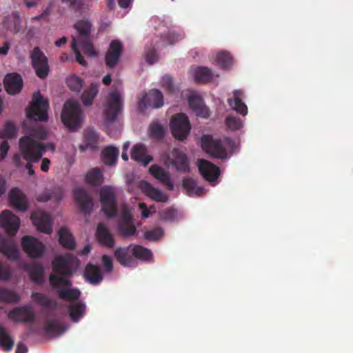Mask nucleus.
Wrapping results in <instances>:
<instances>
[{
  "label": "nucleus",
  "mask_w": 353,
  "mask_h": 353,
  "mask_svg": "<svg viewBox=\"0 0 353 353\" xmlns=\"http://www.w3.org/2000/svg\"><path fill=\"white\" fill-rule=\"evenodd\" d=\"M27 134V136L19 139L20 153L14 154L12 158L17 168L23 165L22 159L27 161L38 162L47 150L54 149L53 143L44 145L39 141L47 139L48 132L43 127L33 126L28 130Z\"/></svg>",
  "instance_id": "nucleus-1"
},
{
  "label": "nucleus",
  "mask_w": 353,
  "mask_h": 353,
  "mask_svg": "<svg viewBox=\"0 0 353 353\" xmlns=\"http://www.w3.org/2000/svg\"><path fill=\"white\" fill-rule=\"evenodd\" d=\"M233 143V141L228 137H225L223 139H214L212 136L205 134L203 135L201 139L202 149L212 157L219 159H225L230 157L227 149L232 148Z\"/></svg>",
  "instance_id": "nucleus-2"
},
{
  "label": "nucleus",
  "mask_w": 353,
  "mask_h": 353,
  "mask_svg": "<svg viewBox=\"0 0 353 353\" xmlns=\"http://www.w3.org/2000/svg\"><path fill=\"white\" fill-rule=\"evenodd\" d=\"M123 96L117 90L110 92L103 105V114L105 121L108 123H114L122 113L123 109Z\"/></svg>",
  "instance_id": "nucleus-3"
},
{
  "label": "nucleus",
  "mask_w": 353,
  "mask_h": 353,
  "mask_svg": "<svg viewBox=\"0 0 353 353\" xmlns=\"http://www.w3.org/2000/svg\"><path fill=\"white\" fill-rule=\"evenodd\" d=\"M63 124L70 130L78 129L83 121L82 110L79 103L74 99L68 100L61 112Z\"/></svg>",
  "instance_id": "nucleus-4"
},
{
  "label": "nucleus",
  "mask_w": 353,
  "mask_h": 353,
  "mask_svg": "<svg viewBox=\"0 0 353 353\" xmlns=\"http://www.w3.org/2000/svg\"><path fill=\"white\" fill-rule=\"evenodd\" d=\"M74 28L79 33L78 40L84 53L90 57H96L97 52L94 48L90 36L92 23L88 20H80L74 24Z\"/></svg>",
  "instance_id": "nucleus-5"
},
{
  "label": "nucleus",
  "mask_w": 353,
  "mask_h": 353,
  "mask_svg": "<svg viewBox=\"0 0 353 353\" xmlns=\"http://www.w3.org/2000/svg\"><path fill=\"white\" fill-rule=\"evenodd\" d=\"M48 108V101L44 99L39 92H34L32 101L26 112L27 117L33 121H47Z\"/></svg>",
  "instance_id": "nucleus-6"
},
{
  "label": "nucleus",
  "mask_w": 353,
  "mask_h": 353,
  "mask_svg": "<svg viewBox=\"0 0 353 353\" xmlns=\"http://www.w3.org/2000/svg\"><path fill=\"white\" fill-rule=\"evenodd\" d=\"M101 210L108 218H113L117 215L118 204L115 192L111 186H103L99 192Z\"/></svg>",
  "instance_id": "nucleus-7"
},
{
  "label": "nucleus",
  "mask_w": 353,
  "mask_h": 353,
  "mask_svg": "<svg viewBox=\"0 0 353 353\" xmlns=\"http://www.w3.org/2000/svg\"><path fill=\"white\" fill-rule=\"evenodd\" d=\"M78 265V259L72 254L58 256L52 261L53 270L61 276H70Z\"/></svg>",
  "instance_id": "nucleus-8"
},
{
  "label": "nucleus",
  "mask_w": 353,
  "mask_h": 353,
  "mask_svg": "<svg viewBox=\"0 0 353 353\" xmlns=\"http://www.w3.org/2000/svg\"><path fill=\"white\" fill-rule=\"evenodd\" d=\"M170 130L175 139L179 141L186 139L190 131L188 117L183 113L174 114L170 121Z\"/></svg>",
  "instance_id": "nucleus-9"
},
{
  "label": "nucleus",
  "mask_w": 353,
  "mask_h": 353,
  "mask_svg": "<svg viewBox=\"0 0 353 353\" xmlns=\"http://www.w3.org/2000/svg\"><path fill=\"white\" fill-rule=\"evenodd\" d=\"M32 65L36 74L41 79L47 77L49 73L48 60L39 47H34L30 54Z\"/></svg>",
  "instance_id": "nucleus-10"
},
{
  "label": "nucleus",
  "mask_w": 353,
  "mask_h": 353,
  "mask_svg": "<svg viewBox=\"0 0 353 353\" xmlns=\"http://www.w3.org/2000/svg\"><path fill=\"white\" fill-rule=\"evenodd\" d=\"M21 247L28 256L32 259L41 257L46 250V246L42 242L29 235L21 238Z\"/></svg>",
  "instance_id": "nucleus-11"
},
{
  "label": "nucleus",
  "mask_w": 353,
  "mask_h": 353,
  "mask_svg": "<svg viewBox=\"0 0 353 353\" xmlns=\"http://www.w3.org/2000/svg\"><path fill=\"white\" fill-rule=\"evenodd\" d=\"M119 233L127 238L133 236L137 232V228L133 223V217L130 209L123 205L121 212V217L118 223Z\"/></svg>",
  "instance_id": "nucleus-12"
},
{
  "label": "nucleus",
  "mask_w": 353,
  "mask_h": 353,
  "mask_svg": "<svg viewBox=\"0 0 353 353\" xmlns=\"http://www.w3.org/2000/svg\"><path fill=\"white\" fill-rule=\"evenodd\" d=\"M20 225L19 218L10 210H3L0 214V226L6 230L9 236H14Z\"/></svg>",
  "instance_id": "nucleus-13"
},
{
  "label": "nucleus",
  "mask_w": 353,
  "mask_h": 353,
  "mask_svg": "<svg viewBox=\"0 0 353 353\" xmlns=\"http://www.w3.org/2000/svg\"><path fill=\"white\" fill-rule=\"evenodd\" d=\"M8 316L12 321L17 323H32L36 319L34 311L30 305L14 307L9 312Z\"/></svg>",
  "instance_id": "nucleus-14"
},
{
  "label": "nucleus",
  "mask_w": 353,
  "mask_h": 353,
  "mask_svg": "<svg viewBox=\"0 0 353 353\" xmlns=\"http://www.w3.org/2000/svg\"><path fill=\"white\" fill-rule=\"evenodd\" d=\"M73 194L80 210L85 214H90L93 209V201L90 194L81 187L75 188Z\"/></svg>",
  "instance_id": "nucleus-15"
},
{
  "label": "nucleus",
  "mask_w": 353,
  "mask_h": 353,
  "mask_svg": "<svg viewBox=\"0 0 353 353\" xmlns=\"http://www.w3.org/2000/svg\"><path fill=\"white\" fill-rule=\"evenodd\" d=\"M163 105V96L157 89L150 90L139 100V105L141 109L148 108H159Z\"/></svg>",
  "instance_id": "nucleus-16"
},
{
  "label": "nucleus",
  "mask_w": 353,
  "mask_h": 353,
  "mask_svg": "<svg viewBox=\"0 0 353 353\" xmlns=\"http://www.w3.org/2000/svg\"><path fill=\"white\" fill-rule=\"evenodd\" d=\"M0 252L12 261H17L20 257L19 248L15 241L1 234H0Z\"/></svg>",
  "instance_id": "nucleus-17"
},
{
  "label": "nucleus",
  "mask_w": 353,
  "mask_h": 353,
  "mask_svg": "<svg viewBox=\"0 0 353 353\" xmlns=\"http://www.w3.org/2000/svg\"><path fill=\"white\" fill-rule=\"evenodd\" d=\"M123 50V46L120 41L113 40L111 41L105 56V64L109 68H113L117 65Z\"/></svg>",
  "instance_id": "nucleus-18"
},
{
  "label": "nucleus",
  "mask_w": 353,
  "mask_h": 353,
  "mask_svg": "<svg viewBox=\"0 0 353 353\" xmlns=\"http://www.w3.org/2000/svg\"><path fill=\"white\" fill-rule=\"evenodd\" d=\"M30 219L37 230L45 234L52 232V219L50 216L42 211H37L31 214Z\"/></svg>",
  "instance_id": "nucleus-19"
},
{
  "label": "nucleus",
  "mask_w": 353,
  "mask_h": 353,
  "mask_svg": "<svg viewBox=\"0 0 353 353\" xmlns=\"http://www.w3.org/2000/svg\"><path fill=\"white\" fill-rule=\"evenodd\" d=\"M197 166L200 174L206 181H214L220 175L219 168L205 159H199Z\"/></svg>",
  "instance_id": "nucleus-20"
},
{
  "label": "nucleus",
  "mask_w": 353,
  "mask_h": 353,
  "mask_svg": "<svg viewBox=\"0 0 353 353\" xmlns=\"http://www.w3.org/2000/svg\"><path fill=\"white\" fill-rule=\"evenodd\" d=\"M10 205L15 210L24 212L27 210L28 203L26 196L19 188L11 189L8 194Z\"/></svg>",
  "instance_id": "nucleus-21"
},
{
  "label": "nucleus",
  "mask_w": 353,
  "mask_h": 353,
  "mask_svg": "<svg viewBox=\"0 0 353 353\" xmlns=\"http://www.w3.org/2000/svg\"><path fill=\"white\" fill-rule=\"evenodd\" d=\"M3 82L6 92L12 95L19 93L23 85L21 75L15 72L6 74Z\"/></svg>",
  "instance_id": "nucleus-22"
},
{
  "label": "nucleus",
  "mask_w": 353,
  "mask_h": 353,
  "mask_svg": "<svg viewBox=\"0 0 353 353\" xmlns=\"http://www.w3.org/2000/svg\"><path fill=\"white\" fill-rule=\"evenodd\" d=\"M188 101L190 108L197 116L203 118L210 117V110L204 105L203 101L199 94L191 92L188 96Z\"/></svg>",
  "instance_id": "nucleus-23"
},
{
  "label": "nucleus",
  "mask_w": 353,
  "mask_h": 353,
  "mask_svg": "<svg viewBox=\"0 0 353 353\" xmlns=\"http://www.w3.org/2000/svg\"><path fill=\"white\" fill-rule=\"evenodd\" d=\"M172 154L173 157L172 163L177 171L188 173L190 169V161L187 155L177 148L173 149Z\"/></svg>",
  "instance_id": "nucleus-24"
},
{
  "label": "nucleus",
  "mask_w": 353,
  "mask_h": 353,
  "mask_svg": "<svg viewBox=\"0 0 353 353\" xmlns=\"http://www.w3.org/2000/svg\"><path fill=\"white\" fill-rule=\"evenodd\" d=\"M139 187L143 193L155 201L165 203L168 201L165 194L145 181H141Z\"/></svg>",
  "instance_id": "nucleus-25"
},
{
  "label": "nucleus",
  "mask_w": 353,
  "mask_h": 353,
  "mask_svg": "<svg viewBox=\"0 0 353 353\" xmlns=\"http://www.w3.org/2000/svg\"><path fill=\"white\" fill-rule=\"evenodd\" d=\"M131 157L143 166H147L153 160L152 156L147 154V147L141 143H137L132 147Z\"/></svg>",
  "instance_id": "nucleus-26"
},
{
  "label": "nucleus",
  "mask_w": 353,
  "mask_h": 353,
  "mask_svg": "<svg viewBox=\"0 0 353 353\" xmlns=\"http://www.w3.org/2000/svg\"><path fill=\"white\" fill-rule=\"evenodd\" d=\"M97 239L99 243L106 248L114 246V239L108 228L103 223H99L97 228Z\"/></svg>",
  "instance_id": "nucleus-27"
},
{
  "label": "nucleus",
  "mask_w": 353,
  "mask_h": 353,
  "mask_svg": "<svg viewBox=\"0 0 353 353\" xmlns=\"http://www.w3.org/2000/svg\"><path fill=\"white\" fill-rule=\"evenodd\" d=\"M99 134L92 128H88L84 130L83 143L79 145V150L84 152L88 149L94 150L97 148Z\"/></svg>",
  "instance_id": "nucleus-28"
},
{
  "label": "nucleus",
  "mask_w": 353,
  "mask_h": 353,
  "mask_svg": "<svg viewBox=\"0 0 353 353\" xmlns=\"http://www.w3.org/2000/svg\"><path fill=\"white\" fill-rule=\"evenodd\" d=\"M116 260L123 267L132 266L134 259L132 256V245L126 248H117L114 253Z\"/></svg>",
  "instance_id": "nucleus-29"
},
{
  "label": "nucleus",
  "mask_w": 353,
  "mask_h": 353,
  "mask_svg": "<svg viewBox=\"0 0 353 353\" xmlns=\"http://www.w3.org/2000/svg\"><path fill=\"white\" fill-rule=\"evenodd\" d=\"M243 93L240 90H235L233 92V98L228 99V103L230 106L236 112L245 116L248 114V107L242 101V97Z\"/></svg>",
  "instance_id": "nucleus-30"
},
{
  "label": "nucleus",
  "mask_w": 353,
  "mask_h": 353,
  "mask_svg": "<svg viewBox=\"0 0 353 353\" xmlns=\"http://www.w3.org/2000/svg\"><path fill=\"white\" fill-rule=\"evenodd\" d=\"M150 173L157 179L163 183L168 190L174 189V184L171 180L170 176L163 168L157 165H152L149 169Z\"/></svg>",
  "instance_id": "nucleus-31"
},
{
  "label": "nucleus",
  "mask_w": 353,
  "mask_h": 353,
  "mask_svg": "<svg viewBox=\"0 0 353 353\" xmlns=\"http://www.w3.org/2000/svg\"><path fill=\"white\" fill-rule=\"evenodd\" d=\"M84 277L86 281L92 284L99 283L103 279L100 268L91 263H88L86 265L84 271Z\"/></svg>",
  "instance_id": "nucleus-32"
},
{
  "label": "nucleus",
  "mask_w": 353,
  "mask_h": 353,
  "mask_svg": "<svg viewBox=\"0 0 353 353\" xmlns=\"http://www.w3.org/2000/svg\"><path fill=\"white\" fill-rule=\"evenodd\" d=\"M183 188L189 196H201L204 193V188L197 185L196 180L192 177H185L182 181Z\"/></svg>",
  "instance_id": "nucleus-33"
},
{
  "label": "nucleus",
  "mask_w": 353,
  "mask_h": 353,
  "mask_svg": "<svg viewBox=\"0 0 353 353\" xmlns=\"http://www.w3.org/2000/svg\"><path fill=\"white\" fill-rule=\"evenodd\" d=\"M99 92V84L92 83L90 87L85 89L81 97L82 103L84 106H91L93 101Z\"/></svg>",
  "instance_id": "nucleus-34"
},
{
  "label": "nucleus",
  "mask_w": 353,
  "mask_h": 353,
  "mask_svg": "<svg viewBox=\"0 0 353 353\" xmlns=\"http://www.w3.org/2000/svg\"><path fill=\"white\" fill-rule=\"evenodd\" d=\"M59 243L64 248L73 250L76 247V242L70 231L65 228H61L58 232Z\"/></svg>",
  "instance_id": "nucleus-35"
},
{
  "label": "nucleus",
  "mask_w": 353,
  "mask_h": 353,
  "mask_svg": "<svg viewBox=\"0 0 353 353\" xmlns=\"http://www.w3.org/2000/svg\"><path fill=\"white\" fill-rule=\"evenodd\" d=\"M166 134V129L158 121H153L148 128L149 137L155 141H161Z\"/></svg>",
  "instance_id": "nucleus-36"
},
{
  "label": "nucleus",
  "mask_w": 353,
  "mask_h": 353,
  "mask_svg": "<svg viewBox=\"0 0 353 353\" xmlns=\"http://www.w3.org/2000/svg\"><path fill=\"white\" fill-rule=\"evenodd\" d=\"M184 37L183 34L176 32L174 31H169L166 34L162 36L160 39L161 42L158 41L155 42V46L159 48L161 46H166L168 45H173L175 43L181 41Z\"/></svg>",
  "instance_id": "nucleus-37"
},
{
  "label": "nucleus",
  "mask_w": 353,
  "mask_h": 353,
  "mask_svg": "<svg viewBox=\"0 0 353 353\" xmlns=\"http://www.w3.org/2000/svg\"><path fill=\"white\" fill-rule=\"evenodd\" d=\"M68 310L72 321L78 322L85 313V305L81 302H75L69 305Z\"/></svg>",
  "instance_id": "nucleus-38"
},
{
  "label": "nucleus",
  "mask_w": 353,
  "mask_h": 353,
  "mask_svg": "<svg viewBox=\"0 0 353 353\" xmlns=\"http://www.w3.org/2000/svg\"><path fill=\"white\" fill-rule=\"evenodd\" d=\"M119 156V150L114 146L105 147L102 151L103 161L105 164L114 165Z\"/></svg>",
  "instance_id": "nucleus-39"
},
{
  "label": "nucleus",
  "mask_w": 353,
  "mask_h": 353,
  "mask_svg": "<svg viewBox=\"0 0 353 353\" xmlns=\"http://www.w3.org/2000/svg\"><path fill=\"white\" fill-rule=\"evenodd\" d=\"M61 299L74 301L79 299L81 292L77 288H62L57 291Z\"/></svg>",
  "instance_id": "nucleus-40"
},
{
  "label": "nucleus",
  "mask_w": 353,
  "mask_h": 353,
  "mask_svg": "<svg viewBox=\"0 0 353 353\" xmlns=\"http://www.w3.org/2000/svg\"><path fill=\"white\" fill-rule=\"evenodd\" d=\"M0 345L7 352L11 351L14 346L13 339L8 330L1 325H0Z\"/></svg>",
  "instance_id": "nucleus-41"
},
{
  "label": "nucleus",
  "mask_w": 353,
  "mask_h": 353,
  "mask_svg": "<svg viewBox=\"0 0 353 353\" xmlns=\"http://www.w3.org/2000/svg\"><path fill=\"white\" fill-rule=\"evenodd\" d=\"M213 74L207 67H198L194 71V79L197 82L205 83L212 79Z\"/></svg>",
  "instance_id": "nucleus-42"
},
{
  "label": "nucleus",
  "mask_w": 353,
  "mask_h": 353,
  "mask_svg": "<svg viewBox=\"0 0 353 353\" xmlns=\"http://www.w3.org/2000/svg\"><path fill=\"white\" fill-rule=\"evenodd\" d=\"M132 252L133 258L141 260H149L152 256V252L141 245H132Z\"/></svg>",
  "instance_id": "nucleus-43"
},
{
  "label": "nucleus",
  "mask_w": 353,
  "mask_h": 353,
  "mask_svg": "<svg viewBox=\"0 0 353 353\" xmlns=\"http://www.w3.org/2000/svg\"><path fill=\"white\" fill-rule=\"evenodd\" d=\"M102 172L99 168H95L89 171L85 176L88 183L97 186L101 183Z\"/></svg>",
  "instance_id": "nucleus-44"
},
{
  "label": "nucleus",
  "mask_w": 353,
  "mask_h": 353,
  "mask_svg": "<svg viewBox=\"0 0 353 353\" xmlns=\"http://www.w3.org/2000/svg\"><path fill=\"white\" fill-rule=\"evenodd\" d=\"M31 298L38 305L45 308L50 309L52 307V301L51 299L46 294L40 292H33L31 295Z\"/></svg>",
  "instance_id": "nucleus-45"
},
{
  "label": "nucleus",
  "mask_w": 353,
  "mask_h": 353,
  "mask_svg": "<svg viewBox=\"0 0 353 353\" xmlns=\"http://www.w3.org/2000/svg\"><path fill=\"white\" fill-rule=\"evenodd\" d=\"M19 301V296L14 292L0 288V302L17 303Z\"/></svg>",
  "instance_id": "nucleus-46"
},
{
  "label": "nucleus",
  "mask_w": 353,
  "mask_h": 353,
  "mask_svg": "<svg viewBox=\"0 0 353 353\" xmlns=\"http://www.w3.org/2000/svg\"><path fill=\"white\" fill-rule=\"evenodd\" d=\"M65 276H57L54 274H50L49 277V281L50 285L53 288H58L61 286H67L70 287L72 285V282L64 278Z\"/></svg>",
  "instance_id": "nucleus-47"
},
{
  "label": "nucleus",
  "mask_w": 353,
  "mask_h": 353,
  "mask_svg": "<svg viewBox=\"0 0 353 353\" xmlns=\"http://www.w3.org/2000/svg\"><path fill=\"white\" fill-rule=\"evenodd\" d=\"M65 330L58 321L57 320H49L46 325V331L49 334H57L58 335L61 334Z\"/></svg>",
  "instance_id": "nucleus-48"
},
{
  "label": "nucleus",
  "mask_w": 353,
  "mask_h": 353,
  "mask_svg": "<svg viewBox=\"0 0 353 353\" xmlns=\"http://www.w3.org/2000/svg\"><path fill=\"white\" fill-rule=\"evenodd\" d=\"M30 277L31 281L36 283H41L43 281V268L40 264L34 265L30 270Z\"/></svg>",
  "instance_id": "nucleus-49"
},
{
  "label": "nucleus",
  "mask_w": 353,
  "mask_h": 353,
  "mask_svg": "<svg viewBox=\"0 0 353 353\" xmlns=\"http://www.w3.org/2000/svg\"><path fill=\"white\" fill-rule=\"evenodd\" d=\"M67 84L71 90L79 92L83 88V81L80 77L74 74L68 78Z\"/></svg>",
  "instance_id": "nucleus-50"
},
{
  "label": "nucleus",
  "mask_w": 353,
  "mask_h": 353,
  "mask_svg": "<svg viewBox=\"0 0 353 353\" xmlns=\"http://www.w3.org/2000/svg\"><path fill=\"white\" fill-rule=\"evenodd\" d=\"M7 28L14 33H18L21 29V20L18 12L12 13V21L7 26Z\"/></svg>",
  "instance_id": "nucleus-51"
},
{
  "label": "nucleus",
  "mask_w": 353,
  "mask_h": 353,
  "mask_svg": "<svg viewBox=\"0 0 353 353\" xmlns=\"http://www.w3.org/2000/svg\"><path fill=\"white\" fill-rule=\"evenodd\" d=\"M216 61L221 68L229 67L232 63L231 54L226 52H219L216 55Z\"/></svg>",
  "instance_id": "nucleus-52"
},
{
  "label": "nucleus",
  "mask_w": 353,
  "mask_h": 353,
  "mask_svg": "<svg viewBox=\"0 0 353 353\" xmlns=\"http://www.w3.org/2000/svg\"><path fill=\"white\" fill-rule=\"evenodd\" d=\"M225 125L231 130L235 131L241 129L243 123L239 117L229 115L225 119Z\"/></svg>",
  "instance_id": "nucleus-53"
},
{
  "label": "nucleus",
  "mask_w": 353,
  "mask_h": 353,
  "mask_svg": "<svg viewBox=\"0 0 353 353\" xmlns=\"http://www.w3.org/2000/svg\"><path fill=\"white\" fill-rule=\"evenodd\" d=\"M159 219L164 221H174L176 218V211L172 208H168L158 212Z\"/></svg>",
  "instance_id": "nucleus-54"
},
{
  "label": "nucleus",
  "mask_w": 353,
  "mask_h": 353,
  "mask_svg": "<svg viewBox=\"0 0 353 353\" xmlns=\"http://www.w3.org/2000/svg\"><path fill=\"white\" fill-rule=\"evenodd\" d=\"M17 129L14 125L11 122H7L3 130L0 131V138L11 139L15 135Z\"/></svg>",
  "instance_id": "nucleus-55"
},
{
  "label": "nucleus",
  "mask_w": 353,
  "mask_h": 353,
  "mask_svg": "<svg viewBox=\"0 0 353 353\" xmlns=\"http://www.w3.org/2000/svg\"><path fill=\"white\" fill-rule=\"evenodd\" d=\"M161 85L169 93L174 92V85L172 77L168 74L164 75L161 79Z\"/></svg>",
  "instance_id": "nucleus-56"
},
{
  "label": "nucleus",
  "mask_w": 353,
  "mask_h": 353,
  "mask_svg": "<svg viewBox=\"0 0 353 353\" xmlns=\"http://www.w3.org/2000/svg\"><path fill=\"white\" fill-rule=\"evenodd\" d=\"M163 234V230L161 228H157L152 230L146 231L144 236L146 239L156 241L159 239Z\"/></svg>",
  "instance_id": "nucleus-57"
},
{
  "label": "nucleus",
  "mask_w": 353,
  "mask_h": 353,
  "mask_svg": "<svg viewBox=\"0 0 353 353\" xmlns=\"http://www.w3.org/2000/svg\"><path fill=\"white\" fill-rule=\"evenodd\" d=\"M72 50L75 54L76 61L81 65L85 66L87 65V62L84 59V57L81 55L80 51L77 48V39L73 37L72 40Z\"/></svg>",
  "instance_id": "nucleus-58"
},
{
  "label": "nucleus",
  "mask_w": 353,
  "mask_h": 353,
  "mask_svg": "<svg viewBox=\"0 0 353 353\" xmlns=\"http://www.w3.org/2000/svg\"><path fill=\"white\" fill-rule=\"evenodd\" d=\"M145 59L148 63L152 64L157 61V54L154 46L147 47L145 51Z\"/></svg>",
  "instance_id": "nucleus-59"
},
{
  "label": "nucleus",
  "mask_w": 353,
  "mask_h": 353,
  "mask_svg": "<svg viewBox=\"0 0 353 353\" xmlns=\"http://www.w3.org/2000/svg\"><path fill=\"white\" fill-rule=\"evenodd\" d=\"M62 3L68 4L69 8L75 12H79L83 9V2L82 0H61Z\"/></svg>",
  "instance_id": "nucleus-60"
},
{
  "label": "nucleus",
  "mask_w": 353,
  "mask_h": 353,
  "mask_svg": "<svg viewBox=\"0 0 353 353\" xmlns=\"http://www.w3.org/2000/svg\"><path fill=\"white\" fill-rule=\"evenodd\" d=\"M51 200H54L56 201H59L63 199V190L61 187H54L50 190H49Z\"/></svg>",
  "instance_id": "nucleus-61"
},
{
  "label": "nucleus",
  "mask_w": 353,
  "mask_h": 353,
  "mask_svg": "<svg viewBox=\"0 0 353 353\" xmlns=\"http://www.w3.org/2000/svg\"><path fill=\"white\" fill-rule=\"evenodd\" d=\"M11 277V272L8 266L0 263V281H8Z\"/></svg>",
  "instance_id": "nucleus-62"
},
{
  "label": "nucleus",
  "mask_w": 353,
  "mask_h": 353,
  "mask_svg": "<svg viewBox=\"0 0 353 353\" xmlns=\"http://www.w3.org/2000/svg\"><path fill=\"white\" fill-rule=\"evenodd\" d=\"M102 262L105 270L108 272H111L113 270V263L112 259L109 256L103 255L102 256Z\"/></svg>",
  "instance_id": "nucleus-63"
},
{
  "label": "nucleus",
  "mask_w": 353,
  "mask_h": 353,
  "mask_svg": "<svg viewBox=\"0 0 353 353\" xmlns=\"http://www.w3.org/2000/svg\"><path fill=\"white\" fill-rule=\"evenodd\" d=\"M10 150V145L7 141H3L0 144V161H3L7 156Z\"/></svg>",
  "instance_id": "nucleus-64"
}]
</instances>
